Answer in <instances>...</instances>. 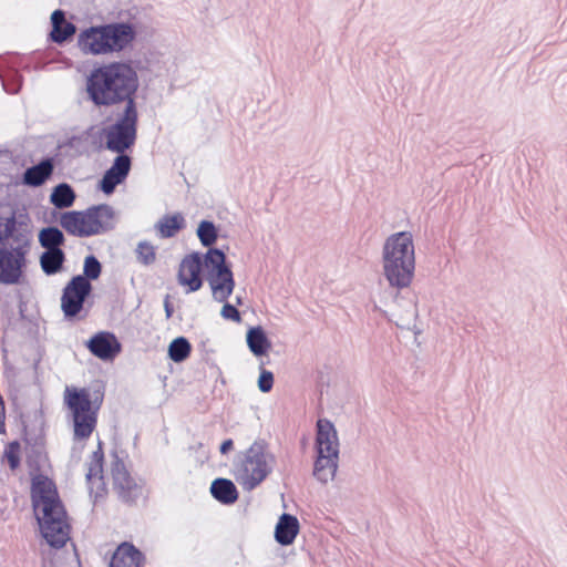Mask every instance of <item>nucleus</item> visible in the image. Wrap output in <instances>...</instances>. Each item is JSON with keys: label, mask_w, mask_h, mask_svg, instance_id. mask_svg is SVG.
I'll list each match as a JSON object with an SVG mask.
<instances>
[{"label": "nucleus", "mask_w": 567, "mask_h": 567, "mask_svg": "<svg viewBox=\"0 0 567 567\" xmlns=\"http://www.w3.org/2000/svg\"><path fill=\"white\" fill-rule=\"evenodd\" d=\"M125 179H100V189L106 194L111 195L116 186L123 183Z\"/></svg>", "instance_id": "nucleus-41"}, {"label": "nucleus", "mask_w": 567, "mask_h": 567, "mask_svg": "<svg viewBox=\"0 0 567 567\" xmlns=\"http://www.w3.org/2000/svg\"><path fill=\"white\" fill-rule=\"evenodd\" d=\"M102 402L103 393L95 392L92 399L86 388H65L64 403L72 415L74 440L83 441L91 436L96 427Z\"/></svg>", "instance_id": "nucleus-6"}, {"label": "nucleus", "mask_w": 567, "mask_h": 567, "mask_svg": "<svg viewBox=\"0 0 567 567\" xmlns=\"http://www.w3.org/2000/svg\"><path fill=\"white\" fill-rule=\"evenodd\" d=\"M383 274L389 285L399 289L408 288L415 269L413 237L410 231L389 236L382 249Z\"/></svg>", "instance_id": "nucleus-4"}, {"label": "nucleus", "mask_w": 567, "mask_h": 567, "mask_svg": "<svg viewBox=\"0 0 567 567\" xmlns=\"http://www.w3.org/2000/svg\"><path fill=\"white\" fill-rule=\"evenodd\" d=\"M113 208L104 204L85 210L65 212L61 215L60 225L68 234L83 238L113 229Z\"/></svg>", "instance_id": "nucleus-7"}, {"label": "nucleus", "mask_w": 567, "mask_h": 567, "mask_svg": "<svg viewBox=\"0 0 567 567\" xmlns=\"http://www.w3.org/2000/svg\"><path fill=\"white\" fill-rule=\"evenodd\" d=\"M143 554L132 544H121L112 556L110 567H140Z\"/></svg>", "instance_id": "nucleus-22"}, {"label": "nucleus", "mask_w": 567, "mask_h": 567, "mask_svg": "<svg viewBox=\"0 0 567 567\" xmlns=\"http://www.w3.org/2000/svg\"><path fill=\"white\" fill-rule=\"evenodd\" d=\"M103 461L104 453L102 450V443L99 442L97 450L92 453L90 462L87 463L86 472V481L89 484V488L92 493L94 486H96V496L100 495V492H104L105 489L103 476Z\"/></svg>", "instance_id": "nucleus-20"}, {"label": "nucleus", "mask_w": 567, "mask_h": 567, "mask_svg": "<svg viewBox=\"0 0 567 567\" xmlns=\"http://www.w3.org/2000/svg\"><path fill=\"white\" fill-rule=\"evenodd\" d=\"M208 274L228 268L225 254L217 248H210L204 258Z\"/></svg>", "instance_id": "nucleus-34"}, {"label": "nucleus", "mask_w": 567, "mask_h": 567, "mask_svg": "<svg viewBox=\"0 0 567 567\" xmlns=\"http://www.w3.org/2000/svg\"><path fill=\"white\" fill-rule=\"evenodd\" d=\"M275 456L264 442H254L238 458L235 465L236 480L247 491L256 488L271 473Z\"/></svg>", "instance_id": "nucleus-8"}, {"label": "nucleus", "mask_w": 567, "mask_h": 567, "mask_svg": "<svg viewBox=\"0 0 567 567\" xmlns=\"http://www.w3.org/2000/svg\"><path fill=\"white\" fill-rule=\"evenodd\" d=\"M246 340L249 350L256 357L265 355L271 347L264 329L259 326L252 327L247 331Z\"/></svg>", "instance_id": "nucleus-25"}, {"label": "nucleus", "mask_w": 567, "mask_h": 567, "mask_svg": "<svg viewBox=\"0 0 567 567\" xmlns=\"http://www.w3.org/2000/svg\"><path fill=\"white\" fill-rule=\"evenodd\" d=\"M92 292V285L83 276L71 278L63 289L61 309L66 318L76 317L83 309L86 298Z\"/></svg>", "instance_id": "nucleus-11"}, {"label": "nucleus", "mask_w": 567, "mask_h": 567, "mask_svg": "<svg viewBox=\"0 0 567 567\" xmlns=\"http://www.w3.org/2000/svg\"><path fill=\"white\" fill-rule=\"evenodd\" d=\"M27 249L23 247L0 246V284L17 285L23 276L27 265Z\"/></svg>", "instance_id": "nucleus-12"}, {"label": "nucleus", "mask_w": 567, "mask_h": 567, "mask_svg": "<svg viewBox=\"0 0 567 567\" xmlns=\"http://www.w3.org/2000/svg\"><path fill=\"white\" fill-rule=\"evenodd\" d=\"M169 295H166L165 296V299H164V310H165V315H166V318L169 319L172 316H173V307L171 305V301H169Z\"/></svg>", "instance_id": "nucleus-42"}, {"label": "nucleus", "mask_w": 567, "mask_h": 567, "mask_svg": "<svg viewBox=\"0 0 567 567\" xmlns=\"http://www.w3.org/2000/svg\"><path fill=\"white\" fill-rule=\"evenodd\" d=\"M111 475L113 487L123 502L133 503L142 495V486L130 475L117 454L113 456Z\"/></svg>", "instance_id": "nucleus-13"}, {"label": "nucleus", "mask_w": 567, "mask_h": 567, "mask_svg": "<svg viewBox=\"0 0 567 567\" xmlns=\"http://www.w3.org/2000/svg\"><path fill=\"white\" fill-rule=\"evenodd\" d=\"M47 179H21V183L32 187L42 186Z\"/></svg>", "instance_id": "nucleus-44"}, {"label": "nucleus", "mask_w": 567, "mask_h": 567, "mask_svg": "<svg viewBox=\"0 0 567 567\" xmlns=\"http://www.w3.org/2000/svg\"><path fill=\"white\" fill-rule=\"evenodd\" d=\"M192 346L185 337L175 338L168 346V357L172 361L179 363L190 354Z\"/></svg>", "instance_id": "nucleus-33"}, {"label": "nucleus", "mask_w": 567, "mask_h": 567, "mask_svg": "<svg viewBox=\"0 0 567 567\" xmlns=\"http://www.w3.org/2000/svg\"><path fill=\"white\" fill-rule=\"evenodd\" d=\"M12 243L11 247H23L30 244L29 216L11 206L0 207V243Z\"/></svg>", "instance_id": "nucleus-10"}, {"label": "nucleus", "mask_w": 567, "mask_h": 567, "mask_svg": "<svg viewBox=\"0 0 567 567\" xmlns=\"http://www.w3.org/2000/svg\"><path fill=\"white\" fill-rule=\"evenodd\" d=\"M20 443L18 441L10 442L3 452V458L8 461L11 471H16L20 466Z\"/></svg>", "instance_id": "nucleus-37"}, {"label": "nucleus", "mask_w": 567, "mask_h": 567, "mask_svg": "<svg viewBox=\"0 0 567 567\" xmlns=\"http://www.w3.org/2000/svg\"><path fill=\"white\" fill-rule=\"evenodd\" d=\"M184 226V218L179 214L166 215L155 225L162 238L173 237Z\"/></svg>", "instance_id": "nucleus-32"}, {"label": "nucleus", "mask_w": 567, "mask_h": 567, "mask_svg": "<svg viewBox=\"0 0 567 567\" xmlns=\"http://www.w3.org/2000/svg\"><path fill=\"white\" fill-rule=\"evenodd\" d=\"M51 29L48 33V41L60 47L73 41L76 34V25L66 21V13L62 9H55L50 18Z\"/></svg>", "instance_id": "nucleus-14"}, {"label": "nucleus", "mask_w": 567, "mask_h": 567, "mask_svg": "<svg viewBox=\"0 0 567 567\" xmlns=\"http://www.w3.org/2000/svg\"><path fill=\"white\" fill-rule=\"evenodd\" d=\"M338 461L339 455L334 457L332 454H318L313 466V476L323 484L332 481L338 468Z\"/></svg>", "instance_id": "nucleus-23"}, {"label": "nucleus", "mask_w": 567, "mask_h": 567, "mask_svg": "<svg viewBox=\"0 0 567 567\" xmlns=\"http://www.w3.org/2000/svg\"><path fill=\"white\" fill-rule=\"evenodd\" d=\"M64 261L65 254L62 249L45 250L40 256L41 269L48 276L60 272Z\"/></svg>", "instance_id": "nucleus-26"}, {"label": "nucleus", "mask_w": 567, "mask_h": 567, "mask_svg": "<svg viewBox=\"0 0 567 567\" xmlns=\"http://www.w3.org/2000/svg\"><path fill=\"white\" fill-rule=\"evenodd\" d=\"M220 315L225 319L233 320L236 322L240 321V312L238 311V309L226 301L221 308Z\"/></svg>", "instance_id": "nucleus-40"}, {"label": "nucleus", "mask_w": 567, "mask_h": 567, "mask_svg": "<svg viewBox=\"0 0 567 567\" xmlns=\"http://www.w3.org/2000/svg\"><path fill=\"white\" fill-rule=\"evenodd\" d=\"M128 151L115 152L112 165L103 173L101 177H128L132 168V156Z\"/></svg>", "instance_id": "nucleus-28"}, {"label": "nucleus", "mask_w": 567, "mask_h": 567, "mask_svg": "<svg viewBox=\"0 0 567 567\" xmlns=\"http://www.w3.org/2000/svg\"><path fill=\"white\" fill-rule=\"evenodd\" d=\"M140 80L131 61L95 63L85 75V101L94 107L136 106Z\"/></svg>", "instance_id": "nucleus-1"}, {"label": "nucleus", "mask_w": 567, "mask_h": 567, "mask_svg": "<svg viewBox=\"0 0 567 567\" xmlns=\"http://www.w3.org/2000/svg\"><path fill=\"white\" fill-rule=\"evenodd\" d=\"M90 352L103 361L113 360L121 352V343L109 331H100L86 341Z\"/></svg>", "instance_id": "nucleus-16"}, {"label": "nucleus", "mask_w": 567, "mask_h": 567, "mask_svg": "<svg viewBox=\"0 0 567 567\" xmlns=\"http://www.w3.org/2000/svg\"><path fill=\"white\" fill-rule=\"evenodd\" d=\"M316 445L318 454H332L334 457L339 455L338 434L329 420H318Z\"/></svg>", "instance_id": "nucleus-17"}, {"label": "nucleus", "mask_w": 567, "mask_h": 567, "mask_svg": "<svg viewBox=\"0 0 567 567\" xmlns=\"http://www.w3.org/2000/svg\"><path fill=\"white\" fill-rule=\"evenodd\" d=\"M210 493L219 503L229 505L234 504L238 498L236 485L228 478H216L212 482Z\"/></svg>", "instance_id": "nucleus-24"}, {"label": "nucleus", "mask_w": 567, "mask_h": 567, "mask_svg": "<svg viewBox=\"0 0 567 567\" xmlns=\"http://www.w3.org/2000/svg\"><path fill=\"white\" fill-rule=\"evenodd\" d=\"M207 280L212 288L213 297L218 302H225L234 291L235 280L229 267L209 272Z\"/></svg>", "instance_id": "nucleus-18"}, {"label": "nucleus", "mask_w": 567, "mask_h": 567, "mask_svg": "<svg viewBox=\"0 0 567 567\" xmlns=\"http://www.w3.org/2000/svg\"><path fill=\"white\" fill-rule=\"evenodd\" d=\"M394 302L401 308L400 312L393 315L396 317V326L409 330L414 328L419 316L415 295L411 291H405L404 296L398 293Z\"/></svg>", "instance_id": "nucleus-19"}, {"label": "nucleus", "mask_w": 567, "mask_h": 567, "mask_svg": "<svg viewBox=\"0 0 567 567\" xmlns=\"http://www.w3.org/2000/svg\"><path fill=\"white\" fill-rule=\"evenodd\" d=\"M233 447H234V442H233V440L228 439L221 443L219 451L221 454H227L229 451L233 450Z\"/></svg>", "instance_id": "nucleus-43"}, {"label": "nucleus", "mask_w": 567, "mask_h": 567, "mask_svg": "<svg viewBox=\"0 0 567 567\" xmlns=\"http://www.w3.org/2000/svg\"><path fill=\"white\" fill-rule=\"evenodd\" d=\"M74 199L75 193L73 188L66 183H61L55 186L50 196L51 203L60 209L71 207L74 203Z\"/></svg>", "instance_id": "nucleus-30"}, {"label": "nucleus", "mask_w": 567, "mask_h": 567, "mask_svg": "<svg viewBox=\"0 0 567 567\" xmlns=\"http://www.w3.org/2000/svg\"><path fill=\"white\" fill-rule=\"evenodd\" d=\"M299 533V522L296 516L284 513L275 528V539L282 546L293 543Z\"/></svg>", "instance_id": "nucleus-21"}, {"label": "nucleus", "mask_w": 567, "mask_h": 567, "mask_svg": "<svg viewBox=\"0 0 567 567\" xmlns=\"http://www.w3.org/2000/svg\"><path fill=\"white\" fill-rule=\"evenodd\" d=\"M87 137L73 135L65 142L60 143L56 148L63 159L66 156L76 157L87 152Z\"/></svg>", "instance_id": "nucleus-29"}, {"label": "nucleus", "mask_w": 567, "mask_h": 567, "mask_svg": "<svg viewBox=\"0 0 567 567\" xmlns=\"http://www.w3.org/2000/svg\"><path fill=\"white\" fill-rule=\"evenodd\" d=\"M274 385V374L272 372L268 370H261L259 378H258V389L267 393L272 389Z\"/></svg>", "instance_id": "nucleus-39"}, {"label": "nucleus", "mask_w": 567, "mask_h": 567, "mask_svg": "<svg viewBox=\"0 0 567 567\" xmlns=\"http://www.w3.org/2000/svg\"><path fill=\"white\" fill-rule=\"evenodd\" d=\"M137 35V23L131 20L111 21L81 29L76 44L85 55H106L132 48Z\"/></svg>", "instance_id": "nucleus-3"}, {"label": "nucleus", "mask_w": 567, "mask_h": 567, "mask_svg": "<svg viewBox=\"0 0 567 567\" xmlns=\"http://www.w3.org/2000/svg\"><path fill=\"white\" fill-rule=\"evenodd\" d=\"M138 109L124 106L113 123L102 127L97 134L102 146L111 152L132 151L137 140Z\"/></svg>", "instance_id": "nucleus-9"}, {"label": "nucleus", "mask_w": 567, "mask_h": 567, "mask_svg": "<svg viewBox=\"0 0 567 567\" xmlns=\"http://www.w3.org/2000/svg\"><path fill=\"white\" fill-rule=\"evenodd\" d=\"M62 166L58 148L34 161L29 154L0 145V177H52L54 169Z\"/></svg>", "instance_id": "nucleus-5"}, {"label": "nucleus", "mask_w": 567, "mask_h": 567, "mask_svg": "<svg viewBox=\"0 0 567 567\" xmlns=\"http://www.w3.org/2000/svg\"><path fill=\"white\" fill-rule=\"evenodd\" d=\"M64 240L63 233L54 226L43 228L39 234V243L45 250L61 249Z\"/></svg>", "instance_id": "nucleus-31"}, {"label": "nucleus", "mask_w": 567, "mask_h": 567, "mask_svg": "<svg viewBox=\"0 0 567 567\" xmlns=\"http://www.w3.org/2000/svg\"><path fill=\"white\" fill-rule=\"evenodd\" d=\"M14 59L17 61L12 63L10 70L8 71V74L0 75L3 90L9 94L19 93L23 84V75L20 73V69L23 68L20 64L21 58L16 55Z\"/></svg>", "instance_id": "nucleus-27"}, {"label": "nucleus", "mask_w": 567, "mask_h": 567, "mask_svg": "<svg viewBox=\"0 0 567 567\" xmlns=\"http://www.w3.org/2000/svg\"><path fill=\"white\" fill-rule=\"evenodd\" d=\"M102 270L101 262L99 259L93 256H86L84 259V266H83V277L90 281L95 280L100 277Z\"/></svg>", "instance_id": "nucleus-36"}, {"label": "nucleus", "mask_w": 567, "mask_h": 567, "mask_svg": "<svg viewBox=\"0 0 567 567\" xmlns=\"http://www.w3.org/2000/svg\"><path fill=\"white\" fill-rule=\"evenodd\" d=\"M31 499L43 538L50 546L62 548L70 539V525L54 482L44 475L34 476Z\"/></svg>", "instance_id": "nucleus-2"}, {"label": "nucleus", "mask_w": 567, "mask_h": 567, "mask_svg": "<svg viewBox=\"0 0 567 567\" xmlns=\"http://www.w3.org/2000/svg\"><path fill=\"white\" fill-rule=\"evenodd\" d=\"M197 236L205 247H210L217 240V229L213 221L202 220L197 228Z\"/></svg>", "instance_id": "nucleus-35"}, {"label": "nucleus", "mask_w": 567, "mask_h": 567, "mask_svg": "<svg viewBox=\"0 0 567 567\" xmlns=\"http://www.w3.org/2000/svg\"><path fill=\"white\" fill-rule=\"evenodd\" d=\"M203 260L198 252L187 255L181 262L178 270V282L187 286V292H194L202 288L200 277Z\"/></svg>", "instance_id": "nucleus-15"}, {"label": "nucleus", "mask_w": 567, "mask_h": 567, "mask_svg": "<svg viewBox=\"0 0 567 567\" xmlns=\"http://www.w3.org/2000/svg\"><path fill=\"white\" fill-rule=\"evenodd\" d=\"M137 259L143 265H151L155 261V247L147 241H141L136 248Z\"/></svg>", "instance_id": "nucleus-38"}]
</instances>
